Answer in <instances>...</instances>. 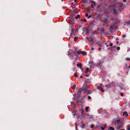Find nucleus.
<instances>
[{
	"label": "nucleus",
	"instance_id": "obj_1",
	"mask_svg": "<svg viewBox=\"0 0 130 130\" xmlns=\"http://www.w3.org/2000/svg\"><path fill=\"white\" fill-rule=\"evenodd\" d=\"M122 5H123V3H119L117 2L115 4L113 5L112 6H111L110 7V8H112L113 9L112 10L113 11V12L116 14L118 13L117 12L116 10L114 9L118 7V6L120 7H121Z\"/></svg>",
	"mask_w": 130,
	"mask_h": 130
},
{
	"label": "nucleus",
	"instance_id": "obj_2",
	"mask_svg": "<svg viewBox=\"0 0 130 130\" xmlns=\"http://www.w3.org/2000/svg\"><path fill=\"white\" fill-rule=\"evenodd\" d=\"M123 126V124L122 123L119 122L118 124L116 125H115L117 129V130L119 129L120 128H122Z\"/></svg>",
	"mask_w": 130,
	"mask_h": 130
},
{
	"label": "nucleus",
	"instance_id": "obj_3",
	"mask_svg": "<svg viewBox=\"0 0 130 130\" xmlns=\"http://www.w3.org/2000/svg\"><path fill=\"white\" fill-rule=\"evenodd\" d=\"M120 121V120L119 119H114L112 121V124H114L115 125H116L119 123Z\"/></svg>",
	"mask_w": 130,
	"mask_h": 130
},
{
	"label": "nucleus",
	"instance_id": "obj_4",
	"mask_svg": "<svg viewBox=\"0 0 130 130\" xmlns=\"http://www.w3.org/2000/svg\"><path fill=\"white\" fill-rule=\"evenodd\" d=\"M110 29L112 30V29H116V26H115V25H111L110 27Z\"/></svg>",
	"mask_w": 130,
	"mask_h": 130
},
{
	"label": "nucleus",
	"instance_id": "obj_5",
	"mask_svg": "<svg viewBox=\"0 0 130 130\" xmlns=\"http://www.w3.org/2000/svg\"><path fill=\"white\" fill-rule=\"evenodd\" d=\"M103 86V85L102 84H101L99 86H98L97 87V88L98 89L100 90V89L102 88V87Z\"/></svg>",
	"mask_w": 130,
	"mask_h": 130
},
{
	"label": "nucleus",
	"instance_id": "obj_6",
	"mask_svg": "<svg viewBox=\"0 0 130 130\" xmlns=\"http://www.w3.org/2000/svg\"><path fill=\"white\" fill-rule=\"evenodd\" d=\"M85 90V91L88 94H90L91 93L90 90H88V89H86Z\"/></svg>",
	"mask_w": 130,
	"mask_h": 130
},
{
	"label": "nucleus",
	"instance_id": "obj_7",
	"mask_svg": "<svg viewBox=\"0 0 130 130\" xmlns=\"http://www.w3.org/2000/svg\"><path fill=\"white\" fill-rule=\"evenodd\" d=\"M89 40L91 44H92L93 43V39L92 38H90L89 39Z\"/></svg>",
	"mask_w": 130,
	"mask_h": 130
},
{
	"label": "nucleus",
	"instance_id": "obj_8",
	"mask_svg": "<svg viewBox=\"0 0 130 130\" xmlns=\"http://www.w3.org/2000/svg\"><path fill=\"white\" fill-rule=\"evenodd\" d=\"M82 90H83L82 89H81L80 88L79 89V90L78 91V93H81V92H82Z\"/></svg>",
	"mask_w": 130,
	"mask_h": 130
},
{
	"label": "nucleus",
	"instance_id": "obj_9",
	"mask_svg": "<svg viewBox=\"0 0 130 130\" xmlns=\"http://www.w3.org/2000/svg\"><path fill=\"white\" fill-rule=\"evenodd\" d=\"M77 67H79L81 69L82 66L81 64H77Z\"/></svg>",
	"mask_w": 130,
	"mask_h": 130
},
{
	"label": "nucleus",
	"instance_id": "obj_10",
	"mask_svg": "<svg viewBox=\"0 0 130 130\" xmlns=\"http://www.w3.org/2000/svg\"><path fill=\"white\" fill-rule=\"evenodd\" d=\"M123 115H125L126 116H128V114L127 113V112L125 111L123 112Z\"/></svg>",
	"mask_w": 130,
	"mask_h": 130
},
{
	"label": "nucleus",
	"instance_id": "obj_11",
	"mask_svg": "<svg viewBox=\"0 0 130 130\" xmlns=\"http://www.w3.org/2000/svg\"><path fill=\"white\" fill-rule=\"evenodd\" d=\"M114 128L112 127H110L108 130H114Z\"/></svg>",
	"mask_w": 130,
	"mask_h": 130
},
{
	"label": "nucleus",
	"instance_id": "obj_12",
	"mask_svg": "<svg viewBox=\"0 0 130 130\" xmlns=\"http://www.w3.org/2000/svg\"><path fill=\"white\" fill-rule=\"evenodd\" d=\"M115 47V46H113L112 47L109 48V49H110L111 50H112Z\"/></svg>",
	"mask_w": 130,
	"mask_h": 130
},
{
	"label": "nucleus",
	"instance_id": "obj_13",
	"mask_svg": "<svg viewBox=\"0 0 130 130\" xmlns=\"http://www.w3.org/2000/svg\"><path fill=\"white\" fill-rule=\"evenodd\" d=\"M89 108V107L88 106L86 108V112H87L88 111V109Z\"/></svg>",
	"mask_w": 130,
	"mask_h": 130
},
{
	"label": "nucleus",
	"instance_id": "obj_14",
	"mask_svg": "<svg viewBox=\"0 0 130 130\" xmlns=\"http://www.w3.org/2000/svg\"><path fill=\"white\" fill-rule=\"evenodd\" d=\"M89 70V68H87L86 69V71H85L86 73H88Z\"/></svg>",
	"mask_w": 130,
	"mask_h": 130
},
{
	"label": "nucleus",
	"instance_id": "obj_15",
	"mask_svg": "<svg viewBox=\"0 0 130 130\" xmlns=\"http://www.w3.org/2000/svg\"><path fill=\"white\" fill-rule=\"evenodd\" d=\"M81 54L84 55H85L86 54V53L83 51H81Z\"/></svg>",
	"mask_w": 130,
	"mask_h": 130
},
{
	"label": "nucleus",
	"instance_id": "obj_16",
	"mask_svg": "<svg viewBox=\"0 0 130 130\" xmlns=\"http://www.w3.org/2000/svg\"><path fill=\"white\" fill-rule=\"evenodd\" d=\"M76 87V85H74L72 87V88L73 89H74L75 88V87Z\"/></svg>",
	"mask_w": 130,
	"mask_h": 130
},
{
	"label": "nucleus",
	"instance_id": "obj_17",
	"mask_svg": "<svg viewBox=\"0 0 130 130\" xmlns=\"http://www.w3.org/2000/svg\"><path fill=\"white\" fill-rule=\"evenodd\" d=\"M79 15H78L76 16L75 17V18L76 19H77L78 18H79Z\"/></svg>",
	"mask_w": 130,
	"mask_h": 130
},
{
	"label": "nucleus",
	"instance_id": "obj_18",
	"mask_svg": "<svg viewBox=\"0 0 130 130\" xmlns=\"http://www.w3.org/2000/svg\"><path fill=\"white\" fill-rule=\"evenodd\" d=\"M77 39H78L77 37H75L74 38V41H77Z\"/></svg>",
	"mask_w": 130,
	"mask_h": 130
},
{
	"label": "nucleus",
	"instance_id": "obj_19",
	"mask_svg": "<svg viewBox=\"0 0 130 130\" xmlns=\"http://www.w3.org/2000/svg\"><path fill=\"white\" fill-rule=\"evenodd\" d=\"M81 51H78L77 52V53L78 54V55H79L80 54H81Z\"/></svg>",
	"mask_w": 130,
	"mask_h": 130
},
{
	"label": "nucleus",
	"instance_id": "obj_20",
	"mask_svg": "<svg viewBox=\"0 0 130 130\" xmlns=\"http://www.w3.org/2000/svg\"><path fill=\"white\" fill-rule=\"evenodd\" d=\"M126 60L128 61H129L130 60V58H127L125 59Z\"/></svg>",
	"mask_w": 130,
	"mask_h": 130
},
{
	"label": "nucleus",
	"instance_id": "obj_21",
	"mask_svg": "<svg viewBox=\"0 0 130 130\" xmlns=\"http://www.w3.org/2000/svg\"><path fill=\"white\" fill-rule=\"evenodd\" d=\"M127 130H130V126L129 125H128L127 128Z\"/></svg>",
	"mask_w": 130,
	"mask_h": 130
},
{
	"label": "nucleus",
	"instance_id": "obj_22",
	"mask_svg": "<svg viewBox=\"0 0 130 130\" xmlns=\"http://www.w3.org/2000/svg\"><path fill=\"white\" fill-rule=\"evenodd\" d=\"M91 3H92V4H94V5H95V2H94V1H92L91 2Z\"/></svg>",
	"mask_w": 130,
	"mask_h": 130
},
{
	"label": "nucleus",
	"instance_id": "obj_23",
	"mask_svg": "<svg viewBox=\"0 0 130 130\" xmlns=\"http://www.w3.org/2000/svg\"><path fill=\"white\" fill-rule=\"evenodd\" d=\"M101 89V91L102 92H104V90L103 89V88H102L100 89Z\"/></svg>",
	"mask_w": 130,
	"mask_h": 130
},
{
	"label": "nucleus",
	"instance_id": "obj_24",
	"mask_svg": "<svg viewBox=\"0 0 130 130\" xmlns=\"http://www.w3.org/2000/svg\"><path fill=\"white\" fill-rule=\"evenodd\" d=\"M117 49L118 50H120V48L119 46H118L117 47Z\"/></svg>",
	"mask_w": 130,
	"mask_h": 130
},
{
	"label": "nucleus",
	"instance_id": "obj_25",
	"mask_svg": "<svg viewBox=\"0 0 130 130\" xmlns=\"http://www.w3.org/2000/svg\"><path fill=\"white\" fill-rule=\"evenodd\" d=\"M81 112L82 113H83L84 112V109H82L81 110Z\"/></svg>",
	"mask_w": 130,
	"mask_h": 130
},
{
	"label": "nucleus",
	"instance_id": "obj_26",
	"mask_svg": "<svg viewBox=\"0 0 130 130\" xmlns=\"http://www.w3.org/2000/svg\"><path fill=\"white\" fill-rule=\"evenodd\" d=\"M75 61H74L73 62H72V64H75Z\"/></svg>",
	"mask_w": 130,
	"mask_h": 130
},
{
	"label": "nucleus",
	"instance_id": "obj_27",
	"mask_svg": "<svg viewBox=\"0 0 130 130\" xmlns=\"http://www.w3.org/2000/svg\"><path fill=\"white\" fill-rule=\"evenodd\" d=\"M74 76H75L76 77H77V74L76 73L74 74Z\"/></svg>",
	"mask_w": 130,
	"mask_h": 130
},
{
	"label": "nucleus",
	"instance_id": "obj_28",
	"mask_svg": "<svg viewBox=\"0 0 130 130\" xmlns=\"http://www.w3.org/2000/svg\"><path fill=\"white\" fill-rule=\"evenodd\" d=\"M94 127V125H91V127L92 128H93Z\"/></svg>",
	"mask_w": 130,
	"mask_h": 130
},
{
	"label": "nucleus",
	"instance_id": "obj_29",
	"mask_svg": "<svg viewBox=\"0 0 130 130\" xmlns=\"http://www.w3.org/2000/svg\"><path fill=\"white\" fill-rule=\"evenodd\" d=\"M85 16L86 17H88V13H87L85 14Z\"/></svg>",
	"mask_w": 130,
	"mask_h": 130
},
{
	"label": "nucleus",
	"instance_id": "obj_30",
	"mask_svg": "<svg viewBox=\"0 0 130 130\" xmlns=\"http://www.w3.org/2000/svg\"><path fill=\"white\" fill-rule=\"evenodd\" d=\"M91 97L90 96H89L88 97V99H91Z\"/></svg>",
	"mask_w": 130,
	"mask_h": 130
},
{
	"label": "nucleus",
	"instance_id": "obj_31",
	"mask_svg": "<svg viewBox=\"0 0 130 130\" xmlns=\"http://www.w3.org/2000/svg\"><path fill=\"white\" fill-rule=\"evenodd\" d=\"M70 52H69V51L68 52L67 55H69L70 54Z\"/></svg>",
	"mask_w": 130,
	"mask_h": 130
},
{
	"label": "nucleus",
	"instance_id": "obj_32",
	"mask_svg": "<svg viewBox=\"0 0 130 130\" xmlns=\"http://www.w3.org/2000/svg\"><path fill=\"white\" fill-rule=\"evenodd\" d=\"M109 45L110 46H112L113 45V44L112 43H110Z\"/></svg>",
	"mask_w": 130,
	"mask_h": 130
},
{
	"label": "nucleus",
	"instance_id": "obj_33",
	"mask_svg": "<svg viewBox=\"0 0 130 130\" xmlns=\"http://www.w3.org/2000/svg\"><path fill=\"white\" fill-rule=\"evenodd\" d=\"M124 2H125L126 1V0H122Z\"/></svg>",
	"mask_w": 130,
	"mask_h": 130
},
{
	"label": "nucleus",
	"instance_id": "obj_34",
	"mask_svg": "<svg viewBox=\"0 0 130 130\" xmlns=\"http://www.w3.org/2000/svg\"><path fill=\"white\" fill-rule=\"evenodd\" d=\"M91 7L92 8H93L94 7V6L93 5H91Z\"/></svg>",
	"mask_w": 130,
	"mask_h": 130
},
{
	"label": "nucleus",
	"instance_id": "obj_35",
	"mask_svg": "<svg viewBox=\"0 0 130 130\" xmlns=\"http://www.w3.org/2000/svg\"><path fill=\"white\" fill-rule=\"evenodd\" d=\"M104 129H105V128H104V127H101V129L102 130H104Z\"/></svg>",
	"mask_w": 130,
	"mask_h": 130
},
{
	"label": "nucleus",
	"instance_id": "obj_36",
	"mask_svg": "<svg viewBox=\"0 0 130 130\" xmlns=\"http://www.w3.org/2000/svg\"><path fill=\"white\" fill-rule=\"evenodd\" d=\"M91 17V15H90L88 17V18H89L90 17Z\"/></svg>",
	"mask_w": 130,
	"mask_h": 130
},
{
	"label": "nucleus",
	"instance_id": "obj_37",
	"mask_svg": "<svg viewBox=\"0 0 130 130\" xmlns=\"http://www.w3.org/2000/svg\"><path fill=\"white\" fill-rule=\"evenodd\" d=\"M83 21H85V22H86L87 21V20H86V19H84V20H83Z\"/></svg>",
	"mask_w": 130,
	"mask_h": 130
},
{
	"label": "nucleus",
	"instance_id": "obj_38",
	"mask_svg": "<svg viewBox=\"0 0 130 130\" xmlns=\"http://www.w3.org/2000/svg\"><path fill=\"white\" fill-rule=\"evenodd\" d=\"M121 95L122 96L123 95V93H121Z\"/></svg>",
	"mask_w": 130,
	"mask_h": 130
},
{
	"label": "nucleus",
	"instance_id": "obj_39",
	"mask_svg": "<svg viewBox=\"0 0 130 130\" xmlns=\"http://www.w3.org/2000/svg\"><path fill=\"white\" fill-rule=\"evenodd\" d=\"M74 54H75V56H76V53H75V52H74Z\"/></svg>",
	"mask_w": 130,
	"mask_h": 130
},
{
	"label": "nucleus",
	"instance_id": "obj_40",
	"mask_svg": "<svg viewBox=\"0 0 130 130\" xmlns=\"http://www.w3.org/2000/svg\"><path fill=\"white\" fill-rule=\"evenodd\" d=\"M98 50L99 51H100L101 50V48H99Z\"/></svg>",
	"mask_w": 130,
	"mask_h": 130
},
{
	"label": "nucleus",
	"instance_id": "obj_41",
	"mask_svg": "<svg viewBox=\"0 0 130 130\" xmlns=\"http://www.w3.org/2000/svg\"><path fill=\"white\" fill-rule=\"evenodd\" d=\"M122 36L123 37H124L125 36V35H124L123 36Z\"/></svg>",
	"mask_w": 130,
	"mask_h": 130
},
{
	"label": "nucleus",
	"instance_id": "obj_42",
	"mask_svg": "<svg viewBox=\"0 0 130 130\" xmlns=\"http://www.w3.org/2000/svg\"><path fill=\"white\" fill-rule=\"evenodd\" d=\"M74 1L75 2H77V0H74Z\"/></svg>",
	"mask_w": 130,
	"mask_h": 130
},
{
	"label": "nucleus",
	"instance_id": "obj_43",
	"mask_svg": "<svg viewBox=\"0 0 130 130\" xmlns=\"http://www.w3.org/2000/svg\"><path fill=\"white\" fill-rule=\"evenodd\" d=\"M78 30L77 29H76V30H75V31H78Z\"/></svg>",
	"mask_w": 130,
	"mask_h": 130
},
{
	"label": "nucleus",
	"instance_id": "obj_44",
	"mask_svg": "<svg viewBox=\"0 0 130 130\" xmlns=\"http://www.w3.org/2000/svg\"><path fill=\"white\" fill-rule=\"evenodd\" d=\"M76 130H77V128L76 126Z\"/></svg>",
	"mask_w": 130,
	"mask_h": 130
},
{
	"label": "nucleus",
	"instance_id": "obj_45",
	"mask_svg": "<svg viewBox=\"0 0 130 130\" xmlns=\"http://www.w3.org/2000/svg\"><path fill=\"white\" fill-rule=\"evenodd\" d=\"M94 48H91V50H94Z\"/></svg>",
	"mask_w": 130,
	"mask_h": 130
},
{
	"label": "nucleus",
	"instance_id": "obj_46",
	"mask_svg": "<svg viewBox=\"0 0 130 130\" xmlns=\"http://www.w3.org/2000/svg\"><path fill=\"white\" fill-rule=\"evenodd\" d=\"M80 77L81 78H82L83 77V76H80Z\"/></svg>",
	"mask_w": 130,
	"mask_h": 130
},
{
	"label": "nucleus",
	"instance_id": "obj_47",
	"mask_svg": "<svg viewBox=\"0 0 130 130\" xmlns=\"http://www.w3.org/2000/svg\"><path fill=\"white\" fill-rule=\"evenodd\" d=\"M120 130H125V129H121Z\"/></svg>",
	"mask_w": 130,
	"mask_h": 130
},
{
	"label": "nucleus",
	"instance_id": "obj_48",
	"mask_svg": "<svg viewBox=\"0 0 130 130\" xmlns=\"http://www.w3.org/2000/svg\"><path fill=\"white\" fill-rule=\"evenodd\" d=\"M107 86H107V85H106L105 86V87H107Z\"/></svg>",
	"mask_w": 130,
	"mask_h": 130
},
{
	"label": "nucleus",
	"instance_id": "obj_49",
	"mask_svg": "<svg viewBox=\"0 0 130 130\" xmlns=\"http://www.w3.org/2000/svg\"><path fill=\"white\" fill-rule=\"evenodd\" d=\"M128 24H130V21L129 22H128Z\"/></svg>",
	"mask_w": 130,
	"mask_h": 130
},
{
	"label": "nucleus",
	"instance_id": "obj_50",
	"mask_svg": "<svg viewBox=\"0 0 130 130\" xmlns=\"http://www.w3.org/2000/svg\"><path fill=\"white\" fill-rule=\"evenodd\" d=\"M117 43H118V41H117Z\"/></svg>",
	"mask_w": 130,
	"mask_h": 130
},
{
	"label": "nucleus",
	"instance_id": "obj_51",
	"mask_svg": "<svg viewBox=\"0 0 130 130\" xmlns=\"http://www.w3.org/2000/svg\"><path fill=\"white\" fill-rule=\"evenodd\" d=\"M88 75H86L85 76H87Z\"/></svg>",
	"mask_w": 130,
	"mask_h": 130
},
{
	"label": "nucleus",
	"instance_id": "obj_52",
	"mask_svg": "<svg viewBox=\"0 0 130 130\" xmlns=\"http://www.w3.org/2000/svg\"><path fill=\"white\" fill-rule=\"evenodd\" d=\"M107 47H108L109 46V45H107Z\"/></svg>",
	"mask_w": 130,
	"mask_h": 130
},
{
	"label": "nucleus",
	"instance_id": "obj_53",
	"mask_svg": "<svg viewBox=\"0 0 130 130\" xmlns=\"http://www.w3.org/2000/svg\"><path fill=\"white\" fill-rule=\"evenodd\" d=\"M63 0H61L62 1V2L63 1Z\"/></svg>",
	"mask_w": 130,
	"mask_h": 130
},
{
	"label": "nucleus",
	"instance_id": "obj_54",
	"mask_svg": "<svg viewBox=\"0 0 130 130\" xmlns=\"http://www.w3.org/2000/svg\"><path fill=\"white\" fill-rule=\"evenodd\" d=\"M129 68H130V66H129Z\"/></svg>",
	"mask_w": 130,
	"mask_h": 130
}]
</instances>
